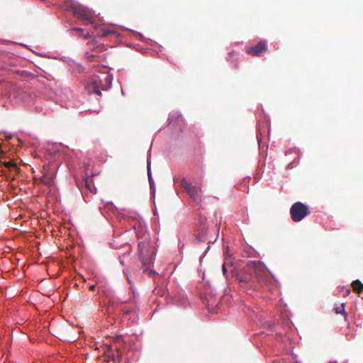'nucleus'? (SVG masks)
I'll use <instances>...</instances> for the list:
<instances>
[{
    "mask_svg": "<svg viewBox=\"0 0 363 363\" xmlns=\"http://www.w3.org/2000/svg\"><path fill=\"white\" fill-rule=\"evenodd\" d=\"M138 250L140 259L143 265H148L152 262V258L150 254V235L144 231H138Z\"/></svg>",
    "mask_w": 363,
    "mask_h": 363,
    "instance_id": "obj_1",
    "label": "nucleus"
},
{
    "mask_svg": "<svg viewBox=\"0 0 363 363\" xmlns=\"http://www.w3.org/2000/svg\"><path fill=\"white\" fill-rule=\"evenodd\" d=\"M66 9L72 11L75 17L84 22L85 26L94 23V13L91 9L72 1L66 3Z\"/></svg>",
    "mask_w": 363,
    "mask_h": 363,
    "instance_id": "obj_2",
    "label": "nucleus"
},
{
    "mask_svg": "<svg viewBox=\"0 0 363 363\" xmlns=\"http://www.w3.org/2000/svg\"><path fill=\"white\" fill-rule=\"evenodd\" d=\"M246 269L255 275L259 284L264 286L267 284L269 278L264 265L260 261H249L246 264Z\"/></svg>",
    "mask_w": 363,
    "mask_h": 363,
    "instance_id": "obj_3",
    "label": "nucleus"
},
{
    "mask_svg": "<svg viewBox=\"0 0 363 363\" xmlns=\"http://www.w3.org/2000/svg\"><path fill=\"white\" fill-rule=\"evenodd\" d=\"M111 85L110 77L105 76L104 83L99 77H92L87 83L86 89L89 93L101 95V90H107Z\"/></svg>",
    "mask_w": 363,
    "mask_h": 363,
    "instance_id": "obj_4",
    "label": "nucleus"
},
{
    "mask_svg": "<svg viewBox=\"0 0 363 363\" xmlns=\"http://www.w3.org/2000/svg\"><path fill=\"white\" fill-rule=\"evenodd\" d=\"M309 213L308 206L301 202L294 203L290 208L291 218L295 222L302 220Z\"/></svg>",
    "mask_w": 363,
    "mask_h": 363,
    "instance_id": "obj_5",
    "label": "nucleus"
},
{
    "mask_svg": "<svg viewBox=\"0 0 363 363\" xmlns=\"http://www.w3.org/2000/svg\"><path fill=\"white\" fill-rule=\"evenodd\" d=\"M252 273L244 267L242 272H239L236 275L240 286L244 289H250L256 287L255 282L253 279Z\"/></svg>",
    "mask_w": 363,
    "mask_h": 363,
    "instance_id": "obj_6",
    "label": "nucleus"
},
{
    "mask_svg": "<svg viewBox=\"0 0 363 363\" xmlns=\"http://www.w3.org/2000/svg\"><path fill=\"white\" fill-rule=\"evenodd\" d=\"M181 186L187 192V194L190 196L194 202H196L197 204L201 202V186L197 188L185 179L182 181Z\"/></svg>",
    "mask_w": 363,
    "mask_h": 363,
    "instance_id": "obj_7",
    "label": "nucleus"
},
{
    "mask_svg": "<svg viewBox=\"0 0 363 363\" xmlns=\"http://www.w3.org/2000/svg\"><path fill=\"white\" fill-rule=\"evenodd\" d=\"M267 50V43L265 40H260L257 44L247 48L246 52L252 56H259Z\"/></svg>",
    "mask_w": 363,
    "mask_h": 363,
    "instance_id": "obj_8",
    "label": "nucleus"
},
{
    "mask_svg": "<svg viewBox=\"0 0 363 363\" xmlns=\"http://www.w3.org/2000/svg\"><path fill=\"white\" fill-rule=\"evenodd\" d=\"M55 174L48 169L47 166L43 167V175L40 177V181L47 186H52L54 185V179Z\"/></svg>",
    "mask_w": 363,
    "mask_h": 363,
    "instance_id": "obj_9",
    "label": "nucleus"
},
{
    "mask_svg": "<svg viewBox=\"0 0 363 363\" xmlns=\"http://www.w3.org/2000/svg\"><path fill=\"white\" fill-rule=\"evenodd\" d=\"M108 357L114 362V363H120L122 359V352L120 348L116 347L114 353L111 355H108Z\"/></svg>",
    "mask_w": 363,
    "mask_h": 363,
    "instance_id": "obj_10",
    "label": "nucleus"
},
{
    "mask_svg": "<svg viewBox=\"0 0 363 363\" xmlns=\"http://www.w3.org/2000/svg\"><path fill=\"white\" fill-rule=\"evenodd\" d=\"M89 192H92L93 190H95L96 188L94 186V184H92V181L91 178H89L88 177H85L82 184Z\"/></svg>",
    "mask_w": 363,
    "mask_h": 363,
    "instance_id": "obj_11",
    "label": "nucleus"
},
{
    "mask_svg": "<svg viewBox=\"0 0 363 363\" xmlns=\"http://www.w3.org/2000/svg\"><path fill=\"white\" fill-rule=\"evenodd\" d=\"M352 286L354 292L360 294L363 291V284L359 280H355L352 283Z\"/></svg>",
    "mask_w": 363,
    "mask_h": 363,
    "instance_id": "obj_12",
    "label": "nucleus"
},
{
    "mask_svg": "<svg viewBox=\"0 0 363 363\" xmlns=\"http://www.w3.org/2000/svg\"><path fill=\"white\" fill-rule=\"evenodd\" d=\"M72 31L77 32L79 33V35L83 37L84 39H89L90 38L89 33H84V29L81 28H74L72 29Z\"/></svg>",
    "mask_w": 363,
    "mask_h": 363,
    "instance_id": "obj_13",
    "label": "nucleus"
},
{
    "mask_svg": "<svg viewBox=\"0 0 363 363\" xmlns=\"http://www.w3.org/2000/svg\"><path fill=\"white\" fill-rule=\"evenodd\" d=\"M3 164L4 165L5 167L8 168L9 169H11V168H14L17 172L19 170V168L17 167L16 164L11 160L8 161V162H4L3 163Z\"/></svg>",
    "mask_w": 363,
    "mask_h": 363,
    "instance_id": "obj_14",
    "label": "nucleus"
},
{
    "mask_svg": "<svg viewBox=\"0 0 363 363\" xmlns=\"http://www.w3.org/2000/svg\"><path fill=\"white\" fill-rule=\"evenodd\" d=\"M334 311L337 314H343L345 317L347 315L345 309V303H342L341 306L335 307Z\"/></svg>",
    "mask_w": 363,
    "mask_h": 363,
    "instance_id": "obj_15",
    "label": "nucleus"
},
{
    "mask_svg": "<svg viewBox=\"0 0 363 363\" xmlns=\"http://www.w3.org/2000/svg\"><path fill=\"white\" fill-rule=\"evenodd\" d=\"M101 36L102 37H106V36H108L111 34H114L116 33L115 31H113V30L111 29H102L101 30Z\"/></svg>",
    "mask_w": 363,
    "mask_h": 363,
    "instance_id": "obj_16",
    "label": "nucleus"
},
{
    "mask_svg": "<svg viewBox=\"0 0 363 363\" xmlns=\"http://www.w3.org/2000/svg\"><path fill=\"white\" fill-rule=\"evenodd\" d=\"M147 176H148V180H149L150 184L151 185L152 182V178L150 168L149 164L147 165Z\"/></svg>",
    "mask_w": 363,
    "mask_h": 363,
    "instance_id": "obj_17",
    "label": "nucleus"
},
{
    "mask_svg": "<svg viewBox=\"0 0 363 363\" xmlns=\"http://www.w3.org/2000/svg\"><path fill=\"white\" fill-rule=\"evenodd\" d=\"M144 272H147L150 275L154 274L155 273L154 270L150 268L145 269Z\"/></svg>",
    "mask_w": 363,
    "mask_h": 363,
    "instance_id": "obj_18",
    "label": "nucleus"
},
{
    "mask_svg": "<svg viewBox=\"0 0 363 363\" xmlns=\"http://www.w3.org/2000/svg\"><path fill=\"white\" fill-rule=\"evenodd\" d=\"M222 271H223V274H226L227 269H226V267H225V264H223L222 265Z\"/></svg>",
    "mask_w": 363,
    "mask_h": 363,
    "instance_id": "obj_19",
    "label": "nucleus"
},
{
    "mask_svg": "<svg viewBox=\"0 0 363 363\" xmlns=\"http://www.w3.org/2000/svg\"><path fill=\"white\" fill-rule=\"evenodd\" d=\"M123 341V339H122V337L121 336H118L116 338V342H122Z\"/></svg>",
    "mask_w": 363,
    "mask_h": 363,
    "instance_id": "obj_20",
    "label": "nucleus"
},
{
    "mask_svg": "<svg viewBox=\"0 0 363 363\" xmlns=\"http://www.w3.org/2000/svg\"><path fill=\"white\" fill-rule=\"evenodd\" d=\"M351 293V290L350 289H347L346 290V295H349Z\"/></svg>",
    "mask_w": 363,
    "mask_h": 363,
    "instance_id": "obj_21",
    "label": "nucleus"
},
{
    "mask_svg": "<svg viewBox=\"0 0 363 363\" xmlns=\"http://www.w3.org/2000/svg\"><path fill=\"white\" fill-rule=\"evenodd\" d=\"M90 289H91V290H94V285H93V286H91L90 287Z\"/></svg>",
    "mask_w": 363,
    "mask_h": 363,
    "instance_id": "obj_22",
    "label": "nucleus"
},
{
    "mask_svg": "<svg viewBox=\"0 0 363 363\" xmlns=\"http://www.w3.org/2000/svg\"><path fill=\"white\" fill-rule=\"evenodd\" d=\"M294 363H301V362H299L298 361H295Z\"/></svg>",
    "mask_w": 363,
    "mask_h": 363,
    "instance_id": "obj_23",
    "label": "nucleus"
}]
</instances>
